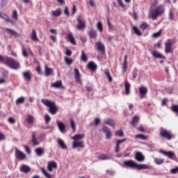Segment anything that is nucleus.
<instances>
[{
	"mask_svg": "<svg viewBox=\"0 0 178 178\" xmlns=\"http://www.w3.org/2000/svg\"><path fill=\"white\" fill-rule=\"evenodd\" d=\"M0 63H3V65L8 66V67H10V69H14L15 70H17V69L20 67L19 62L12 58L3 57L2 55H0Z\"/></svg>",
	"mask_w": 178,
	"mask_h": 178,
	"instance_id": "f257e3e1",
	"label": "nucleus"
},
{
	"mask_svg": "<svg viewBox=\"0 0 178 178\" xmlns=\"http://www.w3.org/2000/svg\"><path fill=\"white\" fill-rule=\"evenodd\" d=\"M41 102L42 104H44L45 106L49 108V112L51 115H55V113L58 112V106H56L55 102H52L48 99H42Z\"/></svg>",
	"mask_w": 178,
	"mask_h": 178,
	"instance_id": "f03ea898",
	"label": "nucleus"
},
{
	"mask_svg": "<svg viewBox=\"0 0 178 178\" xmlns=\"http://www.w3.org/2000/svg\"><path fill=\"white\" fill-rule=\"evenodd\" d=\"M165 13V7L163 6H159L154 10L150 11V17L153 20H156L158 16H161V15H163Z\"/></svg>",
	"mask_w": 178,
	"mask_h": 178,
	"instance_id": "7ed1b4c3",
	"label": "nucleus"
},
{
	"mask_svg": "<svg viewBox=\"0 0 178 178\" xmlns=\"http://www.w3.org/2000/svg\"><path fill=\"white\" fill-rule=\"evenodd\" d=\"M160 135L161 136V137L167 138V140H172V138H173L172 134H170V133H169L166 129L163 128H161Z\"/></svg>",
	"mask_w": 178,
	"mask_h": 178,
	"instance_id": "20e7f679",
	"label": "nucleus"
},
{
	"mask_svg": "<svg viewBox=\"0 0 178 178\" xmlns=\"http://www.w3.org/2000/svg\"><path fill=\"white\" fill-rule=\"evenodd\" d=\"M76 20L78 22V25L76 26L78 30H84L86 29V23L83 22V17L78 16L76 18Z\"/></svg>",
	"mask_w": 178,
	"mask_h": 178,
	"instance_id": "39448f33",
	"label": "nucleus"
},
{
	"mask_svg": "<svg viewBox=\"0 0 178 178\" xmlns=\"http://www.w3.org/2000/svg\"><path fill=\"white\" fill-rule=\"evenodd\" d=\"M102 131L106 134V140H111L112 138V131L108 127H103Z\"/></svg>",
	"mask_w": 178,
	"mask_h": 178,
	"instance_id": "423d86ee",
	"label": "nucleus"
},
{
	"mask_svg": "<svg viewBox=\"0 0 178 178\" xmlns=\"http://www.w3.org/2000/svg\"><path fill=\"white\" fill-rule=\"evenodd\" d=\"M165 54L172 52V40L170 39H168L165 43Z\"/></svg>",
	"mask_w": 178,
	"mask_h": 178,
	"instance_id": "0eeeda50",
	"label": "nucleus"
},
{
	"mask_svg": "<svg viewBox=\"0 0 178 178\" xmlns=\"http://www.w3.org/2000/svg\"><path fill=\"white\" fill-rule=\"evenodd\" d=\"M47 169L49 172H53L54 169H58V164L54 161L48 162Z\"/></svg>",
	"mask_w": 178,
	"mask_h": 178,
	"instance_id": "6e6552de",
	"label": "nucleus"
},
{
	"mask_svg": "<svg viewBox=\"0 0 178 178\" xmlns=\"http://www.w3.org/2000/svg\"><path fill=\"white\" fill-rule=\"evenodd\" d=\"M136 162H134L133 160H129V161H125L123 162V165L125 168H134L136 166Z\"/></svg>",
	"mask_w": 178,
	"mask_h": 178,
	"instance_id": "1a4fd4ad",
	"label": "nucleus"
},
{
	"mask_svg": "<svg viewBox=\"0 0 178 178\" xmlns=\"http://www.w3.org/2000/svg\"><path fill=\"white\" fill-rule=\"evenodd\" d=\"M135 159L138 162H144L145 161V156L140 152H137L135 154Z\"/></svg>",
	"mask_w": 178,
	"mask_h": 178,
	"instance_id": "9d476101",
	"label": "nucleus"
},
{
	"mask_svg": "<svg viewBox=\"0 0 178 178\" xmlns=\"http://www.w3.org/2000/svg\"><path fill=\"white\" fill-rule=\"evenodd\" d=\"M57 126L60 133H62L63 134H65V133H66V126L63 122L60 121H57Z\"/></svg>",
	"mask_w": 178,
	"mask_h": 178,
	"instance_id": "9b49d317",
	"label": "nucleus"
},
{
	"mask_svg": "<svg viewBox=\"0 0 178 178\" xmlns=\"http://www.w3.org/2000/svg\"><path fill=\"white\" fill-rule=\"evenodd\" d=\"M15 156L17 159H19V161H23L26 159V155L24 154V153L19 149H16Z\"/></svg>",
	"mask_w": 178,
	"mask_h": 178,
	"instance_id": "f8f14e48",
	"label": "nucleus"
},
{
	"mask_svg": "<svg viewBox=\"0 0 178 178\" xmlns=\"http://www.w3.org/2000/svg\"><path fill=\"white\" fill-rule=\"evenodd\" d=\"M97 49L102 54H105V44L101 42H97L96 43Z\"/></svg>",
	"mask_w": 178,
	"mask_h": 178,
	"instance_id": "ddd939ff",
	"label": "nucleus"
},
{
	"mask_svg": "<svg viewBox=\"0 0 178 178\" xmlns=\"http://www.w3.org/2000/svg\"><path fill=\"white\" fill-rule=\"evenodd\" d=\"M87 69H89V70H92V72H95L97 69H98V66L94 61H90L87 65Z\"/></svg>",
	"mask_w": 178,
	"mask_h": 178,
	"instance_id": "4468645a",
	"label": "nucleus"
},
{
	"mask_svg": "<svg viewBox=\"0 0 178 178\" xmlns=\"http://www.w3.org/2000/svg\"><path fill=\"white\" fill-rule=\"evenodd\" d=\"M84 148V143L83 141L74 140L72 143V148Z\"/></svg>",
	"mask_w": 178,
	"mask_h": 178,
	"instance_id": "2eb2a0df",
	"label": "nucleus"
},
{
	"mask_svg": "<svg viewBox=\"0 0 178 178\" xmlns=\"http://www.w3.org/2000/svg\"><path fill=\"white\" fill-rule=\"evenodd\" d=\"M74 72L75 74V80L76 83H79L80 84H81V79L80 78L81 77V75L80 74V72L79 71V69L74 68Z\"/></svg>",
	"mask_w": 178,
	"mask_h": 178,
	"instance_id": "dca6fc26",
	"label": "nucleus"
},
{
	"mask_svg": "<svg viewBox=\"0 0 178 178\" xmlns=\"http://www.w3.org/2000/svg\"><path fill=\"white\" fill-rule=\"evenodd\" d=\"M31 141L33 147H37V145H40V142L37 139V136H35V133H32Z\"/></svg>",
	"mask_w": 178,
	"mask_h": 178,
	"instance_id": "f3484780",
	"label": "nucleus"
},
{
	"mask_svg": "<svg viewBox=\"0 0 178 178\" xmlns=\"http://www.w3.org/2000/svg\"><path fill=\"white\" fill-rule=\"evenodd\" d=\"M126 139L124 138L122 140H117V143L115 145V152H118L120 151V144H123V143H125Z\"/></svg>",
	"mask_w": 178,
	"mask_h": 178,
	"instance_id": "a211bd4d",
	"label": "nucleus"
},
{
	"mask_svg": "<svg viewBox=\"0 0 178 178\" xmlns=\"http://www.w3.org/2000/svg\"><path fill=\"white\" fill-rule=\"evenodd\" d=\"M136 169H138V170H145L147 169H149V165H146V164L136 163Z\"/></svg>",
	"mask_w": 178,
	"mask_h": 178,
	"instance_id": "6ab92c4d",
	"label": "nucleus"
},
{
	"mask_svg": "<svg viewBox=\"0 0 178 178\" xmlns=\"http://www.w3.org/2000/svg\"><path fill=\"white\" fill-rule=\"evenodd\" d=\"M52 73H54V70H52L51 68H49L48 67V65H45V67H44V76L46 77H48V76H51V74H52Z\"/></svg>",
	"mask_w": 178,
	"mask_h": 178,
	"instance_id": "aec40b11",
	"label": "nucleus"
},
{
	"mask_svg": "<svg viewBox=\"0 0 178 178\" xmlns=\"http://www.w3.org/2000/svg\"><path fill=\"white\" fill-rule=\"evenodd\" d=\"M127 70V56H124V63H122V73L124 74Z\"/></svg>",
	"mask_w": 178,
	"mask_h": 178,
	"instance_id": "412c9836",
	"label": "nucleus"
},
{
	"mask_svg": "<svg viewBox=\"0 0 178 178\" xmlns=\"http://www.w3.org/2000/svg\"><path fill=\"white\" fill-rule=\"evenodd\" d=\"M19 170H21V172H24V173H29V172L31 170V168H30V166L27 165H22L19 168Z\"/></svg>",
	"mask_w": 178,
	"mask_h": 178,
	"instance_id": "4be33fe9",
	"label": "nucleus"
},
{
	"mask_svg": "<svg viewBox=\"0 0 178 178\" xmlns=\"http://www.w3.org/2000/svg\"><path fill=\"white\" fill-rule=\"evenodd\" d=\"M62 15V10L60 8H57L56 10L51 11V16L55 17H59Z\"/></svg>",
	"mask_w": 178,
	"mask_h": 178,
	"instance_id": "5701e85b",
	"label": "nucleus"
},
{
	"mask_svg": "<svg viewBox=\"0 0 178 178\" xmlns=\"http://www.w3.org/2000/svg\"><path fill=\"white\" fill-rule=\"evenodd\" d=\"M23 76L26 81H31V72H25L23 73Z\"/></svg>",
	"mask_w": 178,
	"mask_h": 178,
	"instance_id": "b1692460",
	"label": "nucleus"
},
{
	"mask_svg": "<svg viewBox=\"0 0 178 178\" xmlns=\"http://www.w3.org/2000/svg\"><path fill=\"white\" fill-rule=\"evenodd\" d=\"M161 154H163L165 156L168 158H173L175 156V153L173 152H165L162 149L160 150Z\"/></svg>",
	"mask_w": 178,
	"mask_h": 178,
	"instance_id": "393cba45",
	"label": "nucleus"
},
{
	"mask_svg": "<svg viewBox=\"0 0 178 178\" xmlns=\"http://www.w3.org/2000/svg\"><path fill=\"white\" fill-rule=\"evenodd\" d=\"M31 38L33 41H40V39L37 37V32L35 31V29L32 30Z\"/></svg>",
	"mask_w": 178,
	"mask_h": 178,
	"instance_id": "a878e982",
	"label": "nucleus"
},
{
	"mask_svg": "<svg viewBox=\"0 0 178 178\" xmlns=\"http://www.w3.org/2000/svg\"><path fill=\"white\" fill-rule=\"evenodd\" d=\"M72 138V140H74V141H80V140H83V138H84V134H76Z\"/></svg>",
	"mask_w": 178,
	"mask_h": 178,
	"instance_id": "bb28decb",
	"label": "nucleus"
},
{
	"mask_svg": "<svg viewBox=\"0 0 178 178\" xmlns=\"http://www.w3.org/2000/svg\"><path fill=\"white\" fill-rule=\"evenodd\" d=\"M35 152L38 156H42V155H44V151L42 147H38L35 149Z\"/></svg>",
	"mask_w": 178,
	"mask_h": 178,
	"instance_id": "cd10ccee",
	"label": "nucleus"
},
{
	"mask_svg": "<svg viewBox=\"0 0 178 178\" xmlns=\"http://www.w3.org/2000/svg\"><path fill=\"white\" fill-rule=\"evenodd\" d=\"M58 144L60 145L62 149H67V146H66L63 140L58 138Z\"/></svg>",
	"mask_w": 178,
	"mask_h": 178,
	"instance_id": "c85d7f7f",
	"label": "nucleus"
},
{
	"mask_svg": "<svg viewBox=\"0 0 178 178\" xmlns=\"http://www.w3.org/2000/svg\"><path fill=\"white\" fill-rule=\"evenodd\" d=\"M105 124H108V126H111V127H113L115 126V124H116V123L115 122V120H113V119L112 118H109L108 120H106L104 122Z\"/></svg>",
	"mask_w": 178,
	"mask_h": 178,
	"instance_id": "c756f323",
	"label": "nucleus"
},
{
	"mask_svg": "<svg viewBox=\"0 0 178 178\" xmlns=\"http://www.w3.org/2000/svg\"><path fill=\"white\" fill-rule=\"evenodd\" d=\"M98 158H99V159H100V161H107L108 159H111V156H109V155L105 154H102L99 155Z\"/></svg>",
	"mask_w": 178,
	"mask_h": 178,
	"instance_id": "7c9ffc66",
	"label": "nucleus"
},
{
	"mask_svg": "<svg viewBox=\"0 0 178 178\" xmlns=\"http://www.w3.org/2000/svg\"><path fill=\"white\" fill-rule=\"evenodd\" d=\"M124 88H125L126 95H129V94H130V87H131L130 83H129L127 82V81H126L124 83Z\"/></svg>",
	"mask_w": 178,
	"mask_h": 178,
	"instance_id": "2f4dec72",
	"label": "nucleus"
},
{
	"mask_svg": "<svg viewBox=\"0 0 178 178\" xmlns=\"http://www.w3.org/2000/svg\"><path fill=\"white\" fill-rule=\"evenodd\" d=\"M89 35L90 38H93L94 40H95L97 35V31L94 29H90L89 32Z\"/></svg>",
	"mask_w": 178,
	"mask_h": 178,
	"instance_id": "473e14b6",
	"label": "nucleus"
},
{
	"mask_svg": "<svg viewBox=\"0 0 178 178\" xmlns=\"http://www.w3.org/2000/svg\"><path fill=\"white\" fill-rule=\"evenodd\" d=\"M53 88H60L62 87V81H56L54 83L51 84Z\"/></svg>",
	"mask_w": 178,
	"mask_h": 178,
	"instance_id": "72a5a7b5",
	"label": "nucleus"
},
{
	"mask_svg": "<svg viewBox=\"0 0 178 178\" xmlns=\"http://www.w3.org/2000/svg\"><path fill=\"white\" fill-rule=\"evenodd\" d=\"M139 92L140 95H145L148 92L147 88L142 86L139 88Z\"/></svg>",
	"mask_w": 178,
	"mask_h": 178,
	"instance_id": "f704fd0d",
	"label": "nucleus"
},
{
	"mask_svg": "<svg viewBox=\"0 0 178 178\" xmlns=\"http://www.w3.org/2000/svg\"><path fill=\"white\" fill-rule=\"evenodd\" d=\"M7 34H12V35H17V32H16L15 30L9 28L5 29Z\"/></svg>",
	"mask_w": 178,
	"mask_h": 178,
	"instance_id": "c9c22d12",
	"label": "nucleus"
},
{
	"mask_svg": "<svg viewBox=\"0 0 178 178\" xmlns=\"http://www.w3.org/2000/svg\"><path fill=\"white\" fill-rule=\"evenodd\" d=\"M140 120V118L137 115L134 116L132 121H131V124L132 126H136L137 123H138V121Z\"/></svg>",
	"mask_w": 178,
	"mask_h": 178,
	"instance_id": "e433bc0d",
	"label": "nucleus"
},
{
	"mask_svg": "<svg viewBox=\"0 0 178 178\" xmlns=\"http://www.w3.org/2000/svg\"><path fill=\"white\" fill-rule=\"evenodd\" d=\"M104 74H106V76H107L108 81L110 83H112V81H113V79H112V76H111V74L109 73V70H106L104 71Z\"/></svg>",
	"mask_w": 178,
	"mask_h": 178,
	"instance_id": "4c0bfd02",
	"label": "nucleus"
},
{
	"mask_svg": "<svg viewBox=\"0 0 178 178\" xmlns=\"http://www.w3.org/2000/svg\"><path fill=\"white\" fill-rule=\"evenodd\" d=\"M81 60H82V62H87V60H88V58H87V56L86 55V53H84L83 50L81 51Z\"/></svg>",
	"mask_w": 178,
	"mask_h": 178,
	"instance_id": "58836bf2",
	"label": "nucleus"
},
{
	"mask_svg": "<svg viewBox=\"0 0 178 178\" xmlns=\"http://www.w3.org/2000/svg\"><path fill=\"white\" fill-rule=\"evenodd\" d=\"M133 31H134L135 34H136V35H138L139 37H141V35H143V33H141V31H140L137 26H134Z\"/></svg>",
	"mask_w": 178,
	"mask_h": 178,
	"instance_id": "ea45409f",
	"label": "nucleus"
},
{
	"mask_svg": "<svg viewBox=\"0 0 178 178\" xmlns=\"http://www.w3.org/2000/svg\"><path fill=\"white\" fill-rule=\"evenodd\" d=\"M68 39L70 40V42L73 44V45H76V40H74V37L73 36V35H72V33H70L68 35Z\"/></svg>",
	"mask_w": 178,
	"mask_h": 178,
	"instance_id": "a19ab883",
	"label": "nucleus"
},
{
	"mask_svg": "<svg viewBox=\"0 0 178 178\" xmlns=\"http://www.w3.org/2000/svg\"><path fill=\"white\" fill-rule=\"evenodd\" d=\"M152 55L154 58H159V59H163V56H162V54H161L160 53L157 52V51H153L152 52Z\"/></svg>",
	"mask_w": 178,
	"mask_h": 178,
	"instance_id": "79ce46f5",
	"label": "nucleus"
},
{
	"mask_svg": "<svg viewBox=\"0 0 178 178\" xmlns=\"http://www.w3.org/2000/svg\"><path fill=\"white\" fill-rule=\"evenodd\" d=\"M24 97H19L15 102L16 105H20V104H23V102H24Z\"/></svg>",
	"mask_w": 178,
	"mask_h": 178,
	"instance_id": "37998d69",
	"label": "nucleus"
},
{
	"mask_svg": "<svg viewBox=\"0 0 178 178\" xmlns=\"http://www.w3.org/2000/svg\"><path fill=\"white\" fill-rule=\"evenodd\" d=\"M97 30L99 31L100 33L104 31V27L102 26V23L101 22H97Z\"/></svg>",
	"mask_w": 178,
	"mask_h": 178,
	"instance_id": "c03bdc74",
	"label": "nucleus"
},
{
	"mask_svg": "<svg viewBox=\"0 0 178 178\" xmlns=\"http://www.w3.org/2000/svg\"><path fill=\"white\" fill-rule=\"evenodd\" d=\"M27 122L29 123V124H32V123L34 122V117L33 115H29L27 118Z\"/></svg>",
	"mask_w": 178,
	"mask_h": 178,
	"instance_id": "a18cd8bd",
	"label": "nucleus"
},
{
	"mask_svg": "<svg viewBox=\"0 0 178 178\" xmlns=\"http://www.w3.org/2000/svg\"><path fill=\"white\" fill-rule=\"evenodd\" d=\"M44 122L46 124H48L51 122V116L48 114L44 115Z\"/></svg>",
	"mask_w": 178,
	"mask_h": 178,
	"instance_id": "49530a36",
	"label": "nucleus"
},
{
	"mask_svg": "<svg viewBox=\"0 0 178 178\" xmlns=\"http://www.w3.org/2000/svg\"><path fill=\"white\" fill-rule=\"evenodd\" d=\"M171 111L175 112L177 114V116H178V105H172L171 107Z\"/></svg>",
	"mask_w": 178,
	"mask_h": 178,
	"instance_id": "de8ad7c7",
	"label": "nucleus"
},
{
	"mask_svg": "<svg viewBox=\"0 0 178 178\" xmlns=\"http://www.w3.org/2000/svg\"><path fill=\"white\" fill-rule=\"evenodd\" d=\"M70 124H71V127L73 130V131H74V130H76V122H74V120L73 119H70Z\"/></svg>",
	"mask_w": 178,
	"mask_h": 178,
	"instance_id": "09e8293b",
	"label": "nucleus"
},
{
	"mask_svg": "<svg viewBox=\"0 0 178 178\" xmlns=\"http://www.w3.org/2000/svg\"><path fill=\"white\" fill-rule=\"evenodd\" d=\"M115 136L117 137H123L124 136V134L123 133L122 130H119L115 131Z\"/></svg>",
	"mask_w": 178,
	"mask_h": 178,
	"instance_id": "8fccbe9b",
	"label": "nucleus"
},
{
	"mask_svg": "<svg viewBox=\"0 0 178 178\" xmlns=\"http://www.w3.org/2000/svg\"><path fill=\"white\" fill-rule=\"evenodd\" d=\"M0 17L1 19H3L6 22H10V19H9V17H8V15H1L0 14Z\"/></svg>",
	"mask_w": 178,
	"mask_h": 178,
	"instance_id": "3c124183",
	"label": "nucleus"
},
{
	"mask_svg": "<svg viewBox=\"0 0 178 178\" xmlns=\"http://www.w3.org/2000/svg\"><path fill=\"white\" fill-rule=\"evenodd\" d=\"M154 162L156 165H161L163 163V159H154Z\"/></svg>",
	"mask_w": 178,
	"mask_h": 178,
	"instance_id": "603ef678",
	"label": "nucleus"
},
{
	"mask_svg": "<svg viewBox=\"0 0 178 178\" xmlns=\"http://www.w3.org/2000/svg\"><path fill=\"white\" fill-rule=\"evenodd\" d=\"M136 138H140V140H147V136L143 134H136Z\"/></svg>",
	"mask_w": 178,
	"mask_h": 178,
	"instance_id": "864d4df0",
	"label": "nucleus"
},
{
	"mask_svg": "<svg viewBox=\"0 0 178 178\" xmlns=\"http://www.w3.org/2000/svg\"><path fill=\"white\" fill-rule=\"evenodd\" d=\"M161 34H162V31L160 30L158 32L154 33L152 35V37H154V38H158V37H161Z\"/></svg>",
	"mask_w": 178,
	"mask_h": 178,
	"instance_id": "5fc2aeb1",
	"label": "nucleus"
},
{
	"mask_svg": "<svg viewBox=\"0 0 178 178\" xmlns=\"http://www.w3.org/2000/svg\"><path fill=\"white\" fill-rule=\"evenodd\" d=\"M40 170L43 173V175L46 176V177L51 178V175L47 172L45 168H41Z\"/></svg>",
	"mask_w": 178,
	"mask_h": 178,
	"instance_id": "6e6d98bb",
	"label": "nucleus"
},
{
	"mask_svg": "<svg viewBox=\"0 0 178 178\" xmlns=\"http://www.w3.org/2000/svg\"><path fill=\"white\" fill-rule=\"evenodd\" d=\"M107 24L110 29V30H115V26L112 25V24H111V22L109 21L108 18H107Z\"/></svg>",
	"mask_w": 178,
	"mask_h": 178,
	"instance_id": "4d7b16f0",
	"label": "nucleus"
},
{
	"mask_svg": "<svg viewBox=\"0 0 178 178\" xmlns=\"http://www.w3.org/2000/svg\"><path fill=\"white\" fill-rule=\"evenodd\" d=\"M65 60L67 65H72V63H73V60H72V58L65 57Z\"/></svg>",
	"mask_w": 178,
	"mask_h": 178,
	"instance_id": "13d9d810",
	"label": "nucleus"
},
{
	"mask_svg": "<svg viewBox=\"0 0 178 178\" xmlns=\"http://www.w3.org/2000/svg\"><path fill=\"white\" fill-rule=\"evenodd\" d=\"M170 173H172V175H176V173H178V167L171 169Z\"/></svg>",
	"mask_w": 178,
	"mask_h": 178,
	"instance_id": "bf43d9fd",
	"label": "nucleus"
},
{
	"mask_svg": "<svg viewBox=\"0 0 178 178\" xmlns=\"http://www.w3.org/2000/svg\"><path fill=\"white\" fill-rule=\"evenodd\" d=\"M118 1V3L120 6H121V8H126V6H124V3H123V1L122 0H117Z\"/></svg>",
	"mask_w": 178,
	"mask_h": 178,
	"instance_id": "052dcab7",
	"label": "nucleus"
},
{
	"mask_svg": "<svg viewBox=\"0 0 178 178\" xmlns=\"http://www.w3.org/2000/svg\"><path fill=\"white\" fill-rule=\"evenodd\" d=\"M148 24H147V23H143L140 26V29H141V30H145V29H147Z\"/></svg>",
	"mask_w": 178,
	"mask_h": 178,
	"instance_id": "680f3d73",
	"label": "nucleus"
},
{
	"mask_svg": "<svg viewBox=\"0 0 178 178\" xmlns=\"http://www.w3.org/2000/svg\"><path fill=\"white\" fill-rule=\"evenodd\" d=\"M137 73H138V70H137V68L134 69V71H133L134 79H136V77H137Z\"/></svg>",
	"mask_w": 178,
	"mask_h": 178,
	"instance_id": "e2e57ef3",
	"label": "nucleus"
},
{
	"mask_svg": "<svg viewBox=\"0 0 178 178\" xmlns=\"http://www.w3.org/2000/svg\"><path fill=\"white\" fill-rule=\"evenodd\" d=\"M9 123H11L12 124H14V123H16V120L13 118H8Z\"/></svg>",
	"mask_w": 178,
	"mask_h": 178,
	"instance_id": "0e129e2a",
	"label": "nucleus"
},
{
	"mask_svg": "<svg viewBox=\"0 0 178 178\" xmlns=\"http://www.w3.org/2000/svg\"><path fill=\"white\" fill-rule=\"evenodd\" d=\"M101 122V119L97 118L95 119V126H98V124H99V123Z\"/></svg>",
	"mask_w": 178,
	"mask_h": 178,
	"instance_id": "69168bd1",
	"label": "nucleus"
},
{
	"mask_svg": "<svg viewBox=\"0 0 178 178\" xmlns=\"http://www.w3.org/2000/svg\"><path fill=\"white\" fill-rule=\"evenodd\" d=\"M14 19H15V20H17V10H14L13 11V15Z\"/></svg>",
	"mask_w": 178,
	"mask_h": 178,
	"instance_id": "338daca9",
	"label": "nucleus"
},
{
	"mask_svg": "<svg viewBox=\"0 0 178 178\" xmlns=\"http://www.w3.org/2000/svg\"><path fill=\"white\" fill-rule=\"evenodd\" d=\"M36 72L38 73V74H41L42 72H41V67L38 66L36 67Z\"/></svg>",
	"mask_w": 178,
	"mask_h": 178,
	"instance_id": "774afa93",
	"label": "nucleus"
}]
</instances>
